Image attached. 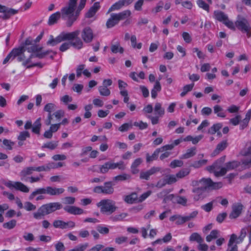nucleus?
Here are the masks:
<instances>
[{
	"label": "nucleus",
	"instance_id": "obj_47",
	"mask_svg": "<svg viewBox=\"0 0 251 251\" xmlns=\"http://www.w3.org/2000/svg\"><path fill=\"white\" fill-rule=\"evenodd\" d=\"M58 146V142H49L42 146V148H47L51 150H54Z\"/></svg>",
	"mask_w": 251,
	"mask_h": 251
},
{
	"label": "nucleus",
	"instance_id": "obj_39",
	"mask_svg": "<svg viewBox=\"0 0 251 251\" xmlns=\"http://www.w3.org/2000/svg\"><path fill=\"white\" fill-rule=\"evenodd\" d=\"M111 50L113 53H117L118 52L123 53L124 51V49L120 46V43H117L116 44L111 45Z\"/></svg>",
	"mask_w": 251,
	"mask_h": 251
},
{
	"label": "nucleus",
	"instance_id": "obj_42",
	"mask_svg": "<svg viewBox=\"0 0 251 251\" xmlns=\"http://www.w3.org/2000/svg\"><path fill=\"white\" fill-rule=\"evenodd\" d=\"M189 240L190 241H196L198 243H202L203 241L201 236L197 232L192 233L189 237Z\"/></svg>",
	"mask_w": 251,
	"mask_h": 251
},
{
	"label": "nucleus",
	"instance_id": "obj_32",
	"mask_svg": "<svg viewBox=\"0 0 251 251\" xmlns=\"http://www.w3.org/2000/svg\"><path fill=\"white\" fill-rule=\"evenodd\" d=\"M118 23L119 22L117 20L116 18L114 16V13H112L111 14L110 18L107 21L106 25L107 28H110L113 27Z\"/></svg>",
	"mask_w": 251,
	"mask_h": 251
},
{
	"label": "nucleus",
	"instance_id": "obj_25",
	"mask_svg": "<svg viewBox=\"0 0 251 251\" xmlns=\"http://www.w3.org/2000/svg\"><path fill=\"white\" fill-rule=\"evenodd\" d=\"M161 90V85L159 80L155 81L153 88L151 90V96L152 98L155 99L157 96V93Z\"/></svg>",
	"mask_w": 251,
	"mask_h": 251
},
{
	"label": "nucleus",
	"instance_id": "obj_52",
	"mask_svg": "<svg viewBox=\"0 0 251 251\" xmlns=\"http://www.w3.org/2000/svg\"><path fill=\"white\" fill-rule=\"evenodd\" d=\"M197 3L200 8L203 9L207 12H209V6L203 0H198Z\"/></svg>",
	"mask_w": 251,
	"mask_h": 251
},
{
	"label": "nucleus",
	"instance_id": "obj_9",
	"mask_svg": "<svg viewBox=\"0 0 251 251\" xmlns=\"http://www.w3.org/2000/svg\"><path fill=\"white\" fill-rule=\"evenodd\" d=\"M236 27L242 32L247 31L248 29H251L250 22L246 18L238 15L237 19L235 22Z\"/></svg>",
	"mask_w": 251,
	"mask_h": 251
},
{
	"label": "nucleus",
	"instance_id": "obj_28",
	"mask_svg": "<svg viewBox=\"0 0 251 251\" xmlns=\"http://www.w3.org/2000/svg\"><path fill=\"white\" fill-rule=\"evenodd\" d=\"M130 15L131 12L129 10H126L117 14L114 13V16L119 22L129 17Z\"/></svg>",
	"mask_w": 251,
	"mask_h": 251
},
{
	"label": "nucleus",
	"instance_id": "obj_13",
	"mask_svg": "<svg viewBox=\"0 0 251 251\" xmlns=\"http://www.w3.org/2000/svg\"><path fill=\"white\" fill-rule=\"evenodd\" d=\"M34 171L38 172V167H28L23 169L20 173V176L22 181H27L29 177L27 176L32 174Z\"/></svg>",
	"mask_w": 251,
	"mask_h": 251
},
{
	"label": "nucleus",
	"instance_id": "obj_60",
	"mask_svg": "<svg viewBox=\"0 0 251 251\" xmlns=\"http://www.w3.org/2000/svg\"><path fill=\"white\" fill-rule=\"evenodd\" d=\"M242 162L246 168L251 167V152L247 157L242 160Z\"/></svg>",
	"mask_w": 251,
	"mask_h": 251
},
{
	"label": "nucleus",
	"instance_id": "obj_49",
	"mask_svg": "<svg viewBox=\"0 0 251 251\" xmlns=\"http://www.w3.org/2000/svg\"><path fill=\"white\" fill-rule=\"evenodd\" d=\"M207 160L206 159L200 160L197 161H195L194 162L192 163L190 165V166L193 167L195 168H199L205 165L207 163Z\"/></svg>",
	"mask_w": 251,
	"mask_h": 251
},
{
	"label": "nucleus",
	"instance_id": "obj_16",
	"mask_svg": "<svg viewBox=\"0 0 251 251\" xmlns=\"http://www.w3.org/2000/svg\"><path fill=\"white\" fill-rule=\"evenodd\" d=\"M21 50H18L17 48L13 49L7 55L6 58L3 61V64H5L7 63L10 59L13 60L14 58L17 57V59L21 56Z\"/></svg>",
	"mask_w": 251,
	"mask_h": 251
},
{
	"label": "nucleus",
	"instance_id": "obj_17",
	"mask_svg": "<svg viewBox=\"0 0 251 251\" xmlns=\"http://www.w3.org/2000/svg\"><path fill=\"white\" fill-rule=\"evenodd\" d=\"M80 33V31L79 30H76L75 31L72 32H62L61 35L64 41L68 40L72 41H73L75 38H76L77 36H78L79 34Z\"/></svg>",
	"mask_w": 251,
	"mask_h": 251
},
{
	"label": "nucleus",
	"instance_id": "obj_44",
	"mask_svg": "<svg viewBox=\"0 0 251 251\" xmlns=\"http://www.w3.org/2000/svg\"><path fill=\"white\" fill-rule=\"evenodd\" d=\"M127 216V213H122L120 214L112 216L110 217V219L113 222L122 221Z\"/></svg>",
	"mask_w": 251,
	"mask_h": 251
},
{
	"label": "nucleus",
	"instance_id": "obj_11",
	"mask_svg": "<svg viewBox=\"0 0 251 251\" xmlns=\"http://www.w3.org/2000/svg\"><path fill=\"white\" fill-rule=\"evenodd\" d=\"M18 12V10L8 8L6 6L0 4V13H3V15H0V18L3 20L9 19L12 15H14Z\"/></svg>",
	"mask_w": 251,
	"mask_h": 251
},
{
	"label": "nucleus",
	"instance_id": "obj_51",
	"mask_svg": "<svg viewBox=\"0 0 251 251\" xmlns=\"http://www.w3.org/2000/svg\"><path fill=\"white\" fill-rule=\"evenodd\" d=\"M190 170L188 168L181 170L176 174V177L182 178L189 174Z\"/></svg>",
	"mask_w": 251,
	"mask_h": 251
},
{
	"label": "nucleus",
	"instance_id": "obj_27",
	"mask_svg": "<svg viewBox=\"0 0 251 251\" xmlns=\"http://www.w3.org/2000/svg\"><path fill=\"white\" fill-rule=\"evenodd\" d=\"M215 18L219 22L224 23L228 19L227 16L221 11H215L214 12Z\"/></svg>",
	"mask_w": 251,
	"mask_h": 251
},
{
	"label": "nucleus",
	"instance_id": "obj_46",
	"mask_svg": "<svg viewBox=\"0 0 251 251\" xmlns=\"http://www.w3.org/2000/svg\"><path fill=\"white\" fill-rule=\"evenodd\" d=\"M247 230H248L246 228H243L241 229L240 235L238 237H237V239L235 241L236 244H239L243 241L247 235Z\"/></svg>",
	"mask_w": 251,
	"mask_h": 251
},
{
	"label": "nucleus",
	"instance_id": "obj_45",
	"mask_svg": "<svg viewBox=\"0 0 251 251\" xmlns=\"http://www.w3.org/2000/svg\"><path fill=\"white\" fill-rule=\"evenodd\" d=\"M154 111L156 114H157L160 116H163L164 114L165 110L161 106V103L156 102L154 106Z\"/></svg>",
	"mask_w": 251,
	"mask_h": 251
},
{
	"label": "nucleus",
	"instance_id": "obj_22",
	"mask_svg": "<svg viewBox=\"0 0 251 251\" xmlns=\"http://www.w3.org/2000/svg\"><path fill=\"white\" fill-rule=\"evenodd\" d=\"M237 239V236L235 234H232L230 237L228 243V248L226 251H238V247L236 244L233 245Z\"/></svg>",
	"mask_w": 251,
	"mask_h": 251
},
{
	"label": "nucleus",
	"instance_id": "obj_20",
	"mask_svg": "<svg viewBox=\"0 0 251 251\" xmlns=\"http://www.w3.org/2000/svg\"><path fill=\"white\" fill-rule=\"evenodd\" d=\"M204 181L207 188L218 189L222 188L223 185L222 182H214L210 178H204Z\"/></svg>",
	"mask_w": 251,
	"mask_h": 251
},
{
	"label": "nucleus",
	"instance_id": "obj_3",
	"mask_svg": "<svg viewBox=\"0 0 251 251\" xmlns=\"http://www.w3.org/2000/svg\"><path fill=\"white\" fill-rule=\"evenodd\" d=\"M62 207V205L58 202L45 204L38 208L37 211L33 213V216L35 219H40L47 215L60 209Z\"/></svg>",
	"mask_w": 251,
	"mask_h": 251
},
{
	"label": "nucleus",
	"instance_id": "obj_43",
	"mask_svg": "<svg viewBox=\"0 0 251 251\" xmlns=\"http://www.w3.org/2000/svg\"><path fill=\"white\" fill-rule=\"evenodd\" d=\"M222 127V124L221 123H217L213 125L208 130V133L210 134H214L216 132L218 131Z\"/></svg>",
	"mask_w": 251,
	"mask_h": 251
},
{
	"label": "nucleus",
	"instance_id": "obj_57",
	"mask_svg": "<svg viewBox=\"0 0 251 251\" xmlns=\"http://www.w3.org/2000/svg\"><path fill=\"white\" fill-rule=\"evenodd\" d=\"M16 223L17 222L15 220H12L8 222L4 223L3 224V227L5 228L11 229L16 226Z\"/></svg>",
	"mask_w": 251,
	"mask_h": 251
},
{
	"label": "nucleus",
	"instance_id": "obj_2",
	"mask_svg": "<svg viewBox=\"0 0 251 251\" xmlns=\"http://www.w3.org/2000/svg\"><path fill=\"white\" fill-rule=\"evenodd\" d=\"M17 49L22 50L21 56L17 58V60L23 63L28 57L25 53V51H27L30 54L35 53L36 51H41L42 48L38 47L30 37H28Z\"/></svg>",
	"mask_w": 251,
	"mask_h": 251
},
{
	"label": "nucleus",
	"instance_id": "obj_5",
	"mask_svg": "<svg viewBox=\"0 0 251 251\" xmlns=\"http://www.w3.org/2000/svg\"><path fill=\"white\" fill-rule=\"evenodd\" d=\"M192 185L195 187L192 192L195 194L194 199L195 201H199L200 199L203 198L202 195L207 189L204 181V178H203L199 181L194 180L192 181Z\"/></svg>",
	"mask_w": 251,
	"mask_h": 251
},
{
	"label": "nucleus",
	"instance_id": "obj_34",
	"mask_svg": "<svg viewBox=\"0 0 251 251\" xmlns=\"http://www.w3.org/2000/svg\"><path fill=\"white\" fill-rule=\"evenodd\" d=\"M41 118H38L32 126V131L35 134H40L41 127Z\"/></svg>",
	"mask_w": 251,
	"mask_h": 251
},
{
	"label": "nucleus",
	"instance_id": "obj_41",
	"mask_svg": "<svg viewBox=\"0 0 251 251\" xmlns=\"http://www.w3.org/2000/svg\"><path fill=\"white\" fill-rule=\"evenodd\" d=\"M124 4L121 0H119L118 1L113 4L109 9L108 13L115 10H118L124 7Z\"/></svg>",
	"mask_w": 251,
	"mask_h": 251
},
{
	"label": "nucleus",
	"instance_id": "obj_31",
	"mask_svg": "<svg viewBox=\"0 0 251 251\" xmlns=\"http://www.w3.org/2000/svg\"><path fill=\"white\" fill-rule=\"evenodd\" d=\"M125 201L129 204H132L136 201L138 202L137 194L135 192L132 193L131 194L125 197Z\"/></svg>",
	"mask_w": 251,
	"mask_h": 251
},
{
	"label": "nucleus",
	"instance_id": "obj_10",
	"mask_svg": "<svg viewBox=\"0 0 251 251\" xmlns=\"http://www.w3.org/2000/svg\"><path fill=\"white\" fill-rule=\"evenodd\" d=\"M4 185L11 189L14 188L24 193H28L29 191V188L21 182L8 181Z\"/></svg>",
	"mask_w": 251,
	"mask_h": 251
},
{
	"label": "nucleus",
	"instance_id": "obj_14",
	"mask_svg": "<svg viewBox=\"0 0 251 251\" xmlns=\"http://www.w3.org/2000/svg\"><path fill=\"white\" fill-rule=\"evenodd\" d=\"M244 206L241 203H237L232 205V211L229 214V218L234 219L238 218L242 213Z\"/></svg>",
	"mask_w": 251,
	"mask_h": 251
},
{
	"label": "nucleus",
	"instance_id": "obj_33",
	"mask_svg": "<svg viewBox=\"0 0 251 251\" xmlns=\"http://www.w3.org/2000/svg\"><path fill=\"white\" fill-rule=\"evenodd\" d=\"M160 152V150L158 149H157L155 150V151L151 155H150L149 153H147L146 154V162L147 163H151L153 160H157L158 157L159 153Z\"/></svg>",
	"mask_w": 251,
	"mask_h": 251
},
{
	"label": "nucleus",
	"instance_id": "obj_36",
	"mask_svg": "<svg viewBox=\"0 0 251 251\" xmlns=\"http://www.w3.org/2000/svg\"><path fill=\"white\" fill-rule=\"evenodd\" d=\"M227 146V143L226 140L222 141L221 143L217 145L214 152L216 154L219 153L221 151H224Z\"/></svg>",
	"mask_w": 251,
	"mask_h": 251
},
{
	"label": "nucleus",
	"instance_id": "obj_62",
	"mask_svg": "<svg viewBox=\"0 0 251 251\" xmlns=\"http://www.w3.org/2000/svg\"><path fill=\"white\" fill-rule=\"evenodd\" d=\"M96 229L99 233L102 234H107L109 232V230L108 227L102 226L100 225L98 226Z\"/></svg>",
	"mask_w": 251,
	"mask_h": 251
},
{
	"label": "nucleus",
	"instance_id": "obj_29",
	"mask_svg": "<svg viewBox=\"0 0 251 251\" xmlns=\"http://www.w3.org/2000/svg\"><path fill=\"white\" fill-rule=\"evenodd\" d=\"M64 189L62 188H57L48 186V194L51 196L61 194L64 192Z\"/></svg>",
	"mask_w": 251,
	"mask_h": 251
},
{
	"label": "nucleus",
	"instance_id": "obj_19",
	"mask_svg": "<svg viewBox=\"0 0 251 251\" xmlns=\"http://www.w3.org/2000/svg\"><path fill=\"white\" fill-rule=\"evenodd\" d=\"M64 209L66 212L74 215H80L84 213L82 209L75 206H66Z\"/></svg>",
	"mask_w": 251,
	"mask_h": 251
},
{
	"label": "nucleus",
	"instance_id": "obj_48",
	"mask_svg": "<svg viewBox=\"0 0 251 251\" xmlns=\"http://www.w3.org/2000/svg\"><path fill=\"white\" fill-rule=\"evenodd\" d=\"M53 226L55 228L65 229L66 228V222L60 220H55L53 222Z\"/></svg>",
	"mask_w": 251,
	"mask_h": 251
},
{
	"label": "nucleus",
	"instance_id": "obj_53",
	"mask_svg": "<svg viewBox=\"0 0 251 251\" xmlns=\"http://www.w3.org/2000/svg\"><path fill=\"white\" fill-rule=\"evenodd\" d=\"M55 108V105L52 103H49L45 105L44 110L48 113V114L52 115L51 112Z\"/></svg>",
	"mask_w": 251,
	"mask_h": 251
},
{
	"label": "nucleus",
	"instance_id": "obj_18",
	"mask_svg": "<svg viewBox=\"0 0 251 251\" xmlns=\"http://www.w3.org/2000/svg\"><path fill=\"white\" fill-rule=\"evenodd\" d=\"M45 55L44 54L43 52H41V51H38L35 52V53H31L28 56L27 59L22 63V65L24 66H26L27 64L31 63V59L33 57H38L39 58H43Z\"/></svg>",
	"mask_w": 251,
	"mask_h": 251
},
{
	"label": "nucleus",
	"instance_id": "obj_50",
	"mask_svg": "<svg viewBox=\"0 0 251 251\" xmlns=\"http://www.w3.org/2000/svg\"><path fill=\"white\" fill-rule=\"evenodd\" d=\"M88 246L89 244L87 243L79 244L74 249H71L68 251H85Z\"/></svg>",
	"mask_w": 251,
	"mask_h": 251
},
{
	"label": "nucleus",
	"instance_id": "obj_24",
	"mask_svg": "<svg viewBox=\"0 0 251 251\" xmlns=\"http://www.w3.org/2000/svg\"><path fill=\"white\" fill-rule=\"evenodd\" d=\"M48 194V187L46 188H40L35 189L33 192H32L28 197V199L30 201H32L34 199L35 197L39 194Z\"/></svg>",
	"mask_w": 251,
	"mask_h": 251
},
{
	"label": "nucleus",
	"instance_id": "obj_59",
	"mask_svg": "<svg viewBox=\"0 0 251 251\" xmlns=\"http://www.w3.org/2000/svg\"><path fill=\"white\" fill-rule=\"evenodd\" d=\"M183 162L182 161L180 160H174L172 161L170 164V166L172 168H176V167H180L183 166Z\"/></svg>",
	"mask_w": 251,
	"mask_h": 251
},
{
	"label": "nucleus",
	"instance_id": "obj_55",
	"mask_svg": "<svg viewBox=\"0 0 251 251\" xmlns=\"http://www.w3.org/2000/svg\"><path fill=\"white\" fill-rule=\"evenodd\" d=\"M130 176L126 174H123L113 177V179L115 181H124L129 179Z\"/></svg>",
	"mask_w": 251,
	"mask_h": 251
},
{
	"label": "nucleus",
	"instance_id": "obj_58",
	"mask_svg": "<svg viewBox=\"0 0 251 251\" xmlns=\"http://www.w3.org/2000/svg\"><path fill=\"white\" fill-rule=\"evenodd\" d=\"M24 208L28 211H33L36 209L35 205L32 204L31 202L26 201L24 203Z\"/></svg>",
	"mask_w": 251,
	"mask_h": 251
},
{
	"label": "nucleus",
	"instance_id": "obj_26",
	"mask_svg": "<svg viewBox=\"0 0 251 251\" xmlns=\"http://www.w3.org/2000/svg\"><path fill=\"white\" fill-rule=\"evenodd\" d=\"M60 17L62 18L61 11L60 12H57L55 13L51 14L49 17L48 21V25H51L57 23L58 20L60 19Z\"/></svg>",
	"mask_w": 251,
	"mask_h": 251
},
{
	"label": "nucleus",
	"instance_id": "obj_40",
	"mask_svg": "<svg viewBox=\"0 0 251 251\" xmlns=\"http://www.w3.org/2000/svg\"><path fill=\"white\" fill-rule=\"evenodd\" d=\"M219 231L218 230H213L210 232V234L206 237V240L208 242H210L213 239H215L219 237Z\"/></svg>",
	"mask_w": 251,
	"mask_h": 251
},
{
	"label": "nucleus",
	"instance_id": "obj_38",
	"mask_svg": "<svg viewBox=\"0 0 251 251\" xmlns=\"http://www.w3.org/2000/svg\"><path fill=\"white\" fill-rule=\"evenodd\" d=\"M196 148L193 147L188 149L186 152L183 154L180 157L181 159H187L190 158L196 154Z\"/></svg>",
	"mask_w": 251,
	"mask_h": 251
},
{
	"label": "nucleus",
	"instance_id": "obj_37",
	"mask_svg": "<svg viewBox=\"0 0 251 251\" xmlns=\"http://www.w3.org/2000/svg\"><path fill=\"white\" fill-rule=\"evenodd\" d=\"M214 112L217 114L218 117L225 118L226 117L225 112L222 107L219 105H216L213 107Z\"/></svg>",
	"mask_w": 251,
	"mask_h": 251
},
{
	"label": "nucleus",
	"instance_id": "obj_4",
	"mask_svg": "<svg viewBox=\"0 0 251 251\" xmlns=\"http://www.w3.org/2000/svg\"><path fill=\"white\" fill-rule=\"evenodd\" d=\"M97 206L100 208L101 213L108 214L113 213L118 209L115 201L110 199L102 200L97 203Z\"/></svg>",
	"mask_w": 251,
	"mask_h": 251
},
{
	"label": "nucleus",
	"instance_id": "obj_12",
	"mask_svg": "<svg viewBox=\"0 0 251 251\" xmlns=\"http://www.w3.org/2000/svg\"><path fill=\"white\" fill-rule=\"evenodd\" d=\"M81 38L85 43H91L94 38L92 29L88 26L84 28L81 32Z\"/></svg>",
	"mask_w": 251,
	"mask_h": 251
},
{
	"label": "nucleus",
	"instance_id": "obj_7",
	"mask_svg": "<svg viewBox=\"0 0 251 251\" xmlns=\"http://www.w3.org/2000/svg\"><path fill=\"white\" fill-rule=\"evenodd\" d=\"M100 171L102 174L107 173L109 170H114L118 168L121 170H124L126 168L124 162L120 161L117 163H114L112 161L105 162L101 167Z\"/></svg>",
	"mask_w": 251,
	"mask_h": 251
},
{
	"label": "nucleus",
	"instance_id": "obj_1",
	"mask_svg": "<svg viewBox=\"0 0 251 251\" xmlns=\"http://www.w3.org/2000/svg\"><path fill=\"white\" fill-rule=\"evenodd\" d=\"M77 0H69L68 4L61 9L62 18L67 21L66 25L68 27H71L75 21L78 17L82 9H79L76 7Z\"/></svg>",
	"mask_w": 251,
	"mask_h": 251
},
{
	"label": "nucleus",
	"instance_id": "obj_8",
	"mask_svg": "<svg viewBox=\"0 0 251 251\" xmlns=\"http://www.w3.org/2000/svg\"><path fill=\"white\" fill-rule=\"evenodd\" d=\"M240 165V162L237 161H232L226 163L225 166L222 167L219 171L215 170L214 175L218 177L224 176L227 172L237 168Z\"/></svg>",
	"mask_w": 251,
	"mask_h": 251
},
{
	"label": "nucleus",
	"instance_id": "obj_21",
	"mask_svg": "<svg viewBox=\"0 0 251 251\" xmlns=\"http://www.w3.org/2000/svg\"><path fill=\"white\" fill-rule=\"evenodd\" d=\"M100 8V3L99 2H95L93 5L91 6L87 12L86 13L85 16V18H91L94 17Z\"/></svg>",
	"mask_w": 251,
	"mask_h": 251
},
{
	"label": "nucleus",
	"instance_id": "obj_56",
	"mask_svg": "<svg viewBox=\"0 0 251 251\" xmlns=\"http://www.w3.org/2000/svg\"><path fill=\"white\" fill-rule=\"evenodd\" d=\"M38 167V172H42V171H49L51 169H53V168L54 167L53 166V165L52 164V162H51V163H50L47 164L46 165H44V166H39V167Z\"/></svg>",
	"mask_w": 251,
	"mask_h": 251
},
{
	"label": "nucleus",
	"instance_id": "obj_63",
	"mask_svg": "<svg viewBox=\"0 0 251 251\" xmlns=\"http://www.w3.org/2000/svg\"><path fill=\"white\" fill-rule=\"evenodd\" d=\"M30 137V134L28 131H25L23 132H21L19 136L18 137V139L20 141H25L26 139V138H29Z\"/></svg>",
	"mask_w": 251,
	"mask_h": 251
},
{
	"label": "nucleus",
	"instance_id": "obj_35",
	"mask_svg": "<svg viewBox=\"0 0 251 251\" xmlns=\"http://www.w3.org/2000/svg\"><path fill=\"white\" fill-rule=\"evenodd\" d=\"M71 46H73L74 48L79 50L81 49L83 46L82 41L77 36L73 41H70Z\"/></svg>",
	"mask_w": 251,
	"mask_h": 251
},
{
	"label": "nucleus",
	"instance_id": "obj_61",
	"mask_svg": "<svg viewBox=\"0 0 251 251\" xmlns=\"http://www.w3.org/2000/svg\"><path fill=\"white\" fill-rule=\"evenodd\" d=\"M214 202V201H212L207 203L204 205H202L201 206V209L204 210L205 211L209 212H210L213 208V204Z\"/></svg>",
	"mask_w": 251,
	"mask_h": 251
},
{
	"label": "nucleus",
	"instance_id": "obj_30",
	"mask_svg": "<svg viewBox=\"0 0 251 251\" xmlns=\"http://www.w3.org/2000/svg\"><path fill=\"white\" fill-rule=\"evenodd\" d=\"M143 160L141 158L136 159L131 166V171L132 174H136L139 172L137 167L142 163Z\"/></svg>",
	"mask_w": 251,
	"mask_h": 251
},
{
	"label": "nucleus",
	"instance_id": "obj_54",
	"mask_svg": "<svg viewBox=\"0 0 251 251\" xmlns=\"http://www.w3.org/2000/svg\"><path fill=\"white\" fill-rule=\"evenodd\" d=\"M99 91L101 96H108L110 94V91L104 86H100Z\"/></svg>",
	"mask_w": 251,
	"mask_h": 251
},
{
	"label": "nucleus",
	"instance_id": "obj_15",
	"mask_svg": "<svg viewBox=\"0 0 251 251\" xmlns=\"http://www.w3.org/2000/svg\"><path fill=\"white\" fill-rule=\"evenodd\" d=\"M161 170L160 167H152L146 172H141L140 174V178L142 179L149 180L151 176L160 172Z\"/></svg>",
	"mask_w": 251,
	"mask_h": 251
},
{
	"label": "nucleus",
	"instance_id": "obj_6",
	"mask_svg": "<svg viewBox=\"0 0 251 251\" xmlns=\"http://www.w3.org/2000/svg\"><path fill=\"white\" fill-rule=\"evenodd\" d=\"M114 184L112 181H106L104 183L103 186H97L95 187L93 189V191L97 194L112 195L114 192Z\"/></svg>",
	"mask_w": 251,
	"mask_h": 251
},
{
	"label": "nucleus",
	"instance_id": "obj_64",
	"mask_svg": "<svg viewBox=\"0 0 251 251\" xmlns=\"http://www.w3.org/2000/svg\"><path fill=\"white\" fill-rule=\"evenodd\" d=\"M176 176L173 175H167L165 176L167 180V184H172L175 183L176 181Z\"/></svg>",
	"mask_w": 251,
	"mask_h": 251
},
{
	"label": "nucleus",
	"instance_id": "obj_23",
	"mask_svg": "<svg viewBox=\"0 0 251 251\" xmlns=\"http://www.w3.org/2000/svg\"><path fill=\"white\" fill-rule=\"evenodd\" d=\"M63 41L61 34L59 35L56 38H54L52 35H50V39L47 42V45L54 46L58 44Z\"/></svg>",
	"mask_w": 251,
	"mask_h": 251
}]
</instances>
